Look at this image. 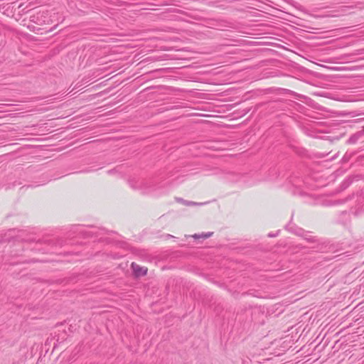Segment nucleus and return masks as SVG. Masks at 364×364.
Wrapping results in <instances>:
<instances>
[{
	"instance_id": "nucleus-4",
	"label": "nucleus",
	"mask_w": 364,
	"mask_h": 364,
	"mask_svg": "<svg viewBox=\"0 0 364 364\" xmlns=\"http://www.w3.org/2000/svg\"><path fill=\"white\" fill-rule=\"evenodd\" d=\"M236 178L233 180L235 182H242L244 183H249L250 185H252L253 182H250L248 178L249 176L247 174H237L235 175Z\"/></svg>"
},
{
	"instance_id": "nucleus-7",
	"label": "nucleus",
	"mask_w": 364,
	"mask_h": 364,
	"mask_svg": "<svg viewBox=\"0 0 364 364\" xmlns=\"http://www.w3.org/2000/svg\"><path fill=\"white\" fill-rule=\"evenodd\" d=\"M177 200L184 203L186 205H196V204L194 202L184 200L183 198H177Z\"/></svg>"
},
{
	"instance_id": "nucleus-5",
	"label": "nucleus",
	"mask_w": 364,
	"mask_h": 364,
	"mask_svg": "<svg viewBox=\"0 0 364 364\" xmlns=\"http://www.w3.org/2000/svg\"><path fill=\"white\" fill-rule=\"evenodd\" d=\"M213 235V232H208L207 233H202L201 235H198V234H195L193 237L194 238H203V239H206V238H208L210 237L211 235Z\"/></svg>"
},
{
	"instance_id": "nucleus-2",
	"label": "nucleus",
	"mask_w": 364,
	"mask_h": 364,
	"mask_svg": "<svg viewBox=\"0 0 364 364\" xmlns=\"http://www.w3.org/2000/svg\"><path fill=\"white\" fill-rule=\"evenodd\" d=\"M132 268L136 277H141L147 274L146 267H140L139 265L135 264L134 262L132 263Z\"/></svg>"
},
{
	"instance_id": "nucleus-8",
	"label": "nucleus",
	"mask_w": 364,
	"mask_h": 364,
	"mask_svg": "<svg viewBox=\"0 0 364 364\" xmlns=\"http://www.w3.org/2000/svg\"><path fill=\"white\" fill-rule=\"evenodd\" d=\"M279 230L277 231L275 233L270 232L268 234V237H277L279 235Z\"/></svg>"
},
{
	"instance_id": "nucleus-1",
	"label": "nucleus",
	"mask_w": 364,
	"mask_h": 364,
	"mask_svg": "<svg viewBox=\"0 0 364 364\" xmlns=\"http://www.w3.org/2000/svg\"><path fill=\"white\" fill-rule=\"evenodd\" d=\"M129 184L133 189L139 190L144 194L154 193L161 187L155 179L139 178L129 179Z\"/></svg>"
},
{
	"instance_id": "nucleus-3",
	"label": "nucleus",
	"mask_w": 364,
	"mask_h": 364,
	"mask_svg": "<svg viewBox=\"0 0 364 364\" xmlns=\"http://www.w3.org/2000/svg\"><path fill=\"white\" fill-rule=\"evenodd\" d=\"M364 136V132L359 131L356 133L353 134L350 136V138L348 139V143L350 144H354L357 143L360 139H363Z\"/></svg>"
},
{
	"instance_id": "nucleus-6",
	"label": "nucleus",
	"mask_w": 364,
	"mask_h": 364,
	"mask_svg": "<svg viewBox=\"0 0 364 364\" xmlns=\"http://www.w3.org/2000/svg\"><path fill=\"white\" fill-rule=\"evenodd\" d=\"M302 237H304V238L308 241H314V237L310 235L308 232H303Z\"/></svg>"
}]
</instances>
